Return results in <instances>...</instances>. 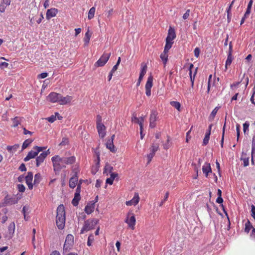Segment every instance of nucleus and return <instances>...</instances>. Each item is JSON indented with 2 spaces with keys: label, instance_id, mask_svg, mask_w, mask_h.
<instances>
[{
  "label": "nucleus",
  "instance_id": "obj_1",
  "mask_svg": "<svg viewBox=\"0 0 255 255\" xmlns=\"http://www.w3.org/2000/svg\"><path fill=\"white\" fill-rule=\"evenodd\" d=\"M51 161L54 171H59L63 168H66L67 165H71L76 162L74 156L69 157H60L56 155L51 158Z\"/></svg>",
  "mask_w": 255,
  "mask_h": 255
},
{
  "label": "nucleus",
  "instance_id": "obj_2",
  "mask_svg": "<svg viewBox=\"0 0 255 255\" xmlns=\"http://www.w3.org/2000/svg\"><path fill=\"white\" fill-rule=\"evenodd\" d=\"M56 223L59 229H63L65 227V212L63 205H60L57 207Z\"/></svg>",
  "mask_w": 255,
  "mask_h": 255
},
{
  "label": "nucleus",
  "instance_id": "obj_3",
  "mask_svg": "<svg viewBox=\"0 0 255 255\" xmlns=\"http://www.w3.org/2000/svg\"><path fill=\"white\" fill-rule=\"evenodd\" d=\"M98 220L96 219H89L85 221L84 225L82 228L80 234H83L85 232H88L95 228L98 223Z\"/></svg>",
  "mask_w": 255,
  "mask_h": 255
},
{
  "label": "nucleus",
  "instance_id": "obj_4",
  "mask_svg": "<svg viewBox=\"0 0 255 255\" xmlns=\"http://www.w3.org/2000/svg\"><path fill=\"white\" fill-rule=\"evenodd\" d=\"M72 170L74 172V175L71 177L69 181V186L71 188H74L76 185L78 186V177L77 173L79 172L78 166L76 165L74 167L73 166Z\"/></svg>",
  "mask_w": 255,
  "mask_h": 255
},
{
  "label": "nucleus",
  "instance_id": "obj_5",
  "mask_svg": "<svg viewBox=\"0 0 255 255\" xmlns=\"http://www.w3.org/2000/svg\"><path fill=\"white\" fill-rule=\"evenodd\" d=\"M46 149V147H40L38 146H35L33 147L32 150L30 151L27 156L24 158V161H27L30 159L34 158L38 154L43 151V150Z\"/></svg>",
  "mask_w": 255,
  "mask_h": 255
},
{
  "label": "nucleus",
  "instance_id": "obj_6",
  "mask_svg": "<svg viewBox=\"0 0 255 255\" xmlns=\"http://www.w3.org/2000/svg\"><path fill=\"white\" fill-rule=\"evenodd\" d=\"M125 222L128 224L129 229L133 230L135 229L136 219L134 214L131 212H128L127 214Z\"/></svg>",
  "mask_w": 255,
  "mask_h": 255
},
{
  "label": "nucleus",
  "instance_id": "obj_7",
  "mask_svg": "<svg viewBox=\"0 0 255 255\" xmlns=\"http://www.w3.org/2000/svg\"><path fill=\"white\" fill-rule=\"evenodd\" d=\"M175 37L176 34L175 30L171 27H170L168 30L167 36L166 38V44L165 46H167V48H171L173 43V40L175 38Z\"/></svg>",
  "mask_w": 255,
  "mask_h": 255
},
{
  "label": "nucleus",
  "instance_id": "obj_8",
  "mask_svg": "<svg viewBox=\"0 0 255 255\" xmlns=\"http://www.w3.org/2000/svg\"><path fill=\"white\" fill-rule=\"evenodd\" d=\"M74 236L71 234H68L66 236L63 246L64 251L68 252L73 247L74 245Z\"/></svg>",
  "mask_w": 255,
  "mask_h": 255
},
{
  "label": "nucleus",
  "instance_id": "obj_9",
  "mask_svg": "<svg viewBox=\"0 0 255 255\" xmlns=\"http://www.w3.org/2000/svg\"><path fill=\"white\" fill-rule=\"evenodd\" d=\"M110 56V53H104L100 59L95 63V66L102 67L104 66L109 60Z\"/></svg>",
  "mask_w": 255,
  "mask_h": 255
},
{
  "label": "nucleus",
  "instance_id": "obj_10",
  "mask_svg": "<svg viewBox=\"0 0 255 255\" xmlns=\"http://www.w3.org/2000/svg\"><path fill=\"white\" fill-rule=\"evenodd\" d=\"M81 191V183L78 184L76 190V192L74 194V197L72 200V203L73 206H77L78 205L79 201L81 199L80 196Z\"/></svg>",
  "mask_w": 255,
  "mask_h": 255
},
{
  "label": "nucleus",
  "instance_id": "obj_11",
  "mask_svg": "<svg viewBox=\"0 0 255 255\" xmlns=\"http://www.w3.org/2000/svg\"><path fill=\"white\" fill-rule=\"evenodd\" d=\"M50 153L49 149H48L46 151H44L40 154L39 156H38L36 158V165L37 167L39 166V165L43 162L45 158L47 157L48 155Z\"/></svg>",
  "mask_w": 255,
  "mask_h": 255
},
{
  "label": "nucleus",
  "instance_id": "obj_12",
  "mask_svg": "<svg viewBox=\"0 0 255 255\" xmlns=\"http://www.w3.org/2000/svg\"><path fill=\"white\" fill-rule=\"evenodd\" d=\"M158 113L155 110H152L149 118V127L151 128H154L156 126V121L158 118Z\"/></svg>",
  "mask_w": 255,
  "mask_h": 255
},
{
  "label": "nucleus",
  "instance_id": "obj_13",
  "mask_svg": "<svg viewBox=\"0 0 255 255\" xmlns=\"http://www.w3.org/2000/svg\"><path fill=\"white\" fill-rule=\"evenodd\" d=\"M60 97V94L56 92H51L47 97V101L51 103H58Z\"/></svg>",
  "mask_w": 255,
  "mask_h": 255
},
{
  "label": "nucleus",
  "instance_id": "obj_14",
  "mask_svg": "<svg viewBox=\"0 0 255 255\" xmlns=\"http://www.w3.org/2000/svg\"><path fill=\"white\" fill-rule=\"evenodd\" d=\"M232 52H233V46L232 42L229 43V50L228 54L227 59L226 61L225 64V70H227L228 69V66L230 65L233 61V56H232Z\"/></svg>",
  "mask_w": 255,
  "mask_h": 255
},
{
  "label": "nucleus",
  "instance_id": "obj_15",
  "mask_svg": "<svg viewBox=\"0 0 255 255\" xmlns=\"http://www.w3.org/2000/svg\"><path fill=\"white\" fill-rule=\"evenodd\" d=\"M73 99V97L69 95H67L65 97H63L60 94V97L59 99V104L61 105H64L70 104Z\"/></svg>",
  "mask_w": 255,
  "mask_h": 255
},
{
  "label": "nucleus",
  "instance_id": "obj_16",
  "mask_svg": "<svg viewBox=\"0 0 255 255\" xmlns=\"http://www.w3.org/2000/svg\"><path fill=\"white\" fill-rule=\"evenodd\" d=\"M171 48L168 47L167 46L164 47V49L163 52L160 54V58L161 60L163 61V63L165 66L167 61H168V51Z\"/></svg>",
  "mask_w": 255,
  "mask_h": 255
},
{
  "label": "nucleus",
  "instance_id": "obj_17",
  "mask_svg": "<svg viewBox=\"0 0 255 255\" xmlns=\"http://www.w3.org/2000/svg\"><path fill=\"white\" fill-rule=\"evenodd\" d=\"M26 183L28 186L29 189L31 190L33 188V184L32 181L33 180V174L31 172H28L27 175L25 177Z\"/></svg>",
  "mask_w": 255,
  "mask_h": 255
},
{
  "label": "nucleus",
  "instance_id": "obj_18",
  "mask_svg": "<svg viewBox=\"0 0 255 255\" xmlns=\"http://www.w3.org/2000/svg\"><path fill=\"white\" fill-rule=\"evenodd\" d=\"M139 201V197L137 193H135L132 199L129 201H126V204L127 206H135Z\"/></svg>",
  "mask_w": 255,
  "mask_h": 255
},
{
  "label": "nucleus",
  "instance_id": "obj_19",
  "mask_svg": "<svg viewBox=\"0 0 255 255\" xmlns=\"http://www.w3.org/2000/svg\"><path fill=\"white\" fill-rule=\"evenodd\" d=\"M58 12V10L55 8H51L50 9H48L47 10L46 13V18L47 19L49 20L52 17L55 16L57 13Z\"/></svg>",
  "mask_w": 255,
  "mask_h": 255
},
{
  "label": "nucleus",
  "instance_id": "obj_20",
  "mask_svg": "<svg viewBox=\"0 0 255 255\" xmlns=\"http://www.w3.org/2000/svg\"><path fill=\"white\" fill-rule=\"evenodd\" d=\"M97 129L99 136L101 138H103L105 136L106 134L105 126L103 124L100 125H97Z\"/></svg>",
  "mask_w": 255,
  "mask_h": 255
},
{
  "label": "nucleus",
  "instance_id": "obj_21",
  "mask_svg": "<svg viewBox=\"0 0 255 255\" xmlns=\"http://www.w3.org/2000/svg\"><path fill=\"white\" fill-rule=\"evenodd\" d=\"M202 170L205 176L207 177L209 173H212L210 163L206 162L202 166Z\"/></svg>",
  "mask_w": 255,
  "mask_h": 255
},
{
  "label": "nucleus",
  "instance_id": "obj_22",
  "mask_svg": "<svg viewBox=\"0 0 255 255\" xmlns=\"http://www.w3.org/2000/svg\"><path fill=\"white\" fill-rule=\"evenodd\" d=\"M11 0H2L0 4V12L3 13L10 4Z\"/></svg>",
  "mask_w": 255,
  "mask_h": 255
},
{
  "label": "nucleus",
  "instance_id": "obj_23",
  "mask_svg": "<svg viewBox=\"0 0 255 255\" xmlns=\"http://www.w3.org/2000/svg\"><path fill=\"white\" fill-rule=\"evenodd\" d=\"M95 208V202L88 203L85 208V211L87 214L92 213Z\"/></svg>",
  "mask_w": 255,
  "mask_h": 255
},
{
  "label": "nucleus",
  "instance_id": "obj_24",
  "mask_svg": "<svg viewBox=\"0 0 255 255\" xmlns=\"http://www.w3.org/2000/svg\"><path fill=\"white\" fill-rule=\"evenodd\" d=\"M113 167L109 163H107L104 168V174H106L107 176L111 173H114L113 172Z\"/></svg>",
  "mask_w": 255,
  "mask_h": 255
},
{
  "label": "nucleus",
  "instance_id": "obj_25",
  "mask_svg": "<svg viewBox=\"0 0 255 255\" xmlns=\"http://www.w3.org/2000/svg\"><path fill=\"white\" fill-rule=\"evenodd\" d=\"M106 147L112 152H115L116 151V149L114 145L113 141H112V140H107L106 142Z\"/></svg>",
  "mask_w": 255,
  "mask_h": 255
},
{
  "label": "nucleus",
  "instance_id": "obj_26",
  "mask_svg": "<svg viewBox=\"0 0 255 255\" xmlns=\"http://www.w3.org/2000/svg\"><path fill=\"white\" fill-rule=\"evenodd\" d=\"M22 121V118L19 117H15L13 119H12V125L13 127H16L19 125H20Z\"/></svg>",
  "mask_w": 255,
  "mask_h": 255
},
{
  "label": "nucleus",
  "instance_id": "obj_27",
  "mask_svg": "<svg viewBox=\"0 0 255 255\" xmlns=\"http://www.w3.org/2000/svg\"><path fill=\"white\" fill-rule=\"evenodd\" d=\"M110 177L106 179V183L110 185H112L115 178L118 177V174L117 173H111L109 174Z\"/></svg>",
  "mask_w": 255,
  "mask_h": 255
},
{
  "label": "nucleus",
  "instance_id": "obj_28",
  "mask_svg": "<svg viewBox=\"0 0 255 255\" xmlns=\"http://www.w3.org/2000/svg\"><path fill=\"white\" fill-rule=\"evenodd\" d=\"M193 66H193V64H192V63L189 64V75H190V77L191 82H194L195 77L196 74V72H197V68H196L194 75H192V69L193 68Z\"/></svg>",
  "mask_w": 255,
  "mask_h": 255
},
{
  "label": "nucleus",
  "instance_id": "obj_29",
  "mask_svg": "<svg viewBox=\"0 0 255 255\" xmlns=\"http://www.w3.org/2000/svg\"><path fill=\"white\" fill-rule=\"evenodd\" d=\"M100 154H97V162L96 163V165L92 167V172L93 174H95L99 170V164H100Z\"/></svg>",
  "mask_w": 255,
  "mask_h": 255
},
{
  "label": "nucleus",
  "instance_id": "obj_30",
  "mask_svg": "<svg viewBox=\"0 0 255 255\" xmlns=\"http://www.w3.org/2000/svg\"><path fill=\"white\" fill-rule=\"evenodd\" d=\"M91 37V33H90L89 29H88L85 33V37L84 38V46H87L88 45Z\"/></svg>",
  "mask_w": 255,
  "mask_h": 255
},
{
  "label": "nucleus",
  "instance_id": "obj_31",
  "mask_svg": "<svg viewBox=\"0 0 255 255\" xmlns=\"http://www.w3.org/2000/svg\"><path fill=\"white\" fill-rule=\"evenodd\" d=\"M220 108V107H216L214 108V109L211 112L210 115L209 117V120L210 121H213L216 115L217 114V113L218 111L219 110Z\"/></svg>",
  "mask_w": 255,
  "mask_h": 255
},
{
  "label": "nucleus",
  "instance_id": "obj_32",
  "mask_svg": "<svg viewBox=\"0 0 255 255\" xmlns=\"http://www.w3.org/2000/svg\"><path fill=\"white\" fill-rule=\"evenodd\" d=\"M147 67L146 64L142 63L141 64V70L139 74V76L143 78L144 76L146 73Z\"/></svg>",
  "mask_w": 255,
  "mask_h": 255
},
{
  "label": "nucleus",
  "instance_id": "obj_33",
  "mask_svg": "<svg viewBox=\"0 0 255 255\" xmlns=\"http://www.w3.org/2000/svg\"><path fill=\"white\" fill-rule=\"evenodd\" d=\"M152 77L151 76L148 77L147 81L146 83L145 88L148 89H151L152 87Z\"/></svg>",
  "mask_w": 255,
  "mask_h": 255
},
{
  "label": "nucleus",
  "instance_id": "obj_34",
  "mask_svg": "<svg viewBox=\"0 0 255 255\" xmlns=\"http://www.w3.org/2000/svg\"><path fill=\"white\" fill-rule=\"evenodd\" d=\"M170 104L172 107L177 109L178 111H181V104L179 102L177 101H171Z\"/></svg>",
  "mask_w": 255,
  "mask_h": 255
},
{
  "label": "nucleus",
  "instance_id": "obj_35",
  "mask_svg": "<svg viewBox=\"0 0 255 255\" xmlns=\"http://www.w3.org/2000/svg\"><path fill=\"white\" fill-rule=\"evenodd\" d=\"M210 131H207V132L206 133L205 136L203 139V144L204 145H206L208 143L209 140L210 139Z\"/></svg>",
  "mask_w": 255,
  "mask_h": 255
},
{
  "label": "nucleus",
  "instance_id": "obj_36",
  "mask_svg": "<svg viewBox=\"0 0 255 255\" xmlns=\"http://www.w3.org/2000/svg\"><path fill=\"white\" fill-rule=\"evenodd\" d=\"M95 12V8L94 7H91L88 12V18L89 19H91L94 17Z\"/></svg>",
  "mask_w": 255,
  "mask_h": 255
},
{
  "label": "nucleus",
  "instance_id": "obj_37",
  "mask_svg": "<svg viewBox=\"0 0 255 255\" xmlns=\"http://www.w3.org/2000/svg\"><path fill=\"white\" fill-rule=\"evenodd\" d=\"M159 147L158 143H153L150 147V151L155 153V152L159 149Z\"/></svg>",
  "mask_w": 255,
  "mask_h": 255
},
{
  "label": "nucleus",
  "instance_id": "obj_38",
  "mask_svg": "<svg viewBox=\"0 0 255 255\" xmlns=\"http://www.w3.org/2000/svg\"><path fill=\"white\" fill-rule=\"evenodd\" d=\"M33 141V140L31 139H26L23 143L22 145V149H24L27 147L28 145H29Z\"/></svg>",
  "mask_w": 255,
  "mask_h": 255
},
{
  "label": "nucleus",
  "instance_id": "obj_39",
  "mask_svg": "<svg viewBox=\"0 0 255 255\" xmlns=\"http://www.w3.org/2000/svg\"><path fill=\"white\" fill-rule=\"evenodd\" d=\"M253 228V226H252V224L251 223V222H250V221H248L246 223H245V231L247 233H249L250 231L251 230V229Z\"/></svg>",
  "mask_w": 255,
  "mask_h": 255
},
{
  "label": "nucleus",
  "instance_id": "obj_40",
  "mask_svg": "<svg viewBox=\"0 0 255 255\" xmlns=\"http://www.w3.org/2000/svg\"><path fill=\"white\" fill-rule=\"evenodd\" d=\"M8 232L9 234H13L15 230V224L14 222H11L8 226Z\"/></svg>",
  "mask_w": 255,
  "mask_h": 255
},
{
  "label": "nucleus",
  "instance_id": "obj_41",
  "mask_svg": "<svg viewBox=\"0 0 255 255\" xmlns=\"http://www.w3.org/2000/svg\"><path fill=\"white\" fill-rule=\"evenodd\" d=\"M41 180V176L39 173L36 174L34 176V180L33 182L34 185H37Z\"/></svg>",
  "mask_w": 255,
  "mask_h": 255
},
{
  "label": "nucleus",
  "instance_id": "obj_42",
  "mask_svg": "<svg viewBox=\"0 0 255 255\" xmlns=\"http://www.w3.org/2000/svg\"><path fill=\"white\" fill-rule=\"evenodd\" d=\"M255 152V135L252 138V155ZM252 162L254 163L253 158L252 157Z\"/></svg>",
  "mask_w": 255,
  "mask_h": 255
},
{
  "label": "nucleus",
  "instance_id": "obj_43",
  "mask_svg": "<svg viewBox=\"0 0 255 255\" xmlns=\"http://www.w3.org/2000/svg\"><path fill=\"white\" fill-rule=\"evenodd\" d=\"M17 199L15 200V199H13V198H9V199L6 198V201H5L6 204L12 205V204H16V203H17Z\"/></svg>",
  "mask_w": 255,
  "mask_h": 255
},
{
  "label": "nucleus",
  "instance_id": "obj_44",
  "mask_svg": "<svg viewBox=\"0 0 255 255\" xmlns=\"http://www.w3.org/2000/svg\"><path fill=\"white\" fill-rule=\"evenodd\" d=\"M94 240V237L93 234H91L89 236L88 238V241H87V245L88 246H91L92 245V243Z\"/></svg>",
  "mask_w": 255,
  "mask_h": 255
},
{
  "label": "nucleus",
  "instance_id": "obj_45",
  "mask_svg": "<svg viewBox=\"0 0 255 255\" xmlns=\"http://www.w3.org/2000/svg\"><path fill=\"white\" fill-rule=\"evenodd\" d=\"M225 127H226V122L225 123L223 128L222 137V139L221 141V146L222 147H223L225 131Z\"/></svg>",
  "mask_w": 255,
  "mask_h": 255
},
{
  "label": "nucleus",
  "instance_id": "obj_46",
  "mask_svg": "<svg viewBox=\"0 0 255 255\" xmlns=\"http://www.w3.org/2000/svg\"><path fill=\"white\" fill-rule=\"evenodd\" d=\"M170 137H167V142L165 144H163V148L167 150L168 149L170 146Z\"/></svg>",
  "mask_w": 255,
  "mask_h": 255
},
{
  "label": "nucleus",
  "instance_id": "obj_47",
  "mask_svg": "<svg viewBox=\"0 0 255 255\" xmlns=\"http://www.w3.org/2000/svg\"><path fill=\"white\" fill-rule=\"evenodd\" d=\"M155 155V153H153L152 152H150V153H149L147 155V159H148V162H147V163H149L152 158L153 157V156H154Z\"/></svg>",
  "mask_w": 255,
  "mask_h": 255
},
{
  "label": "nucleus",
  "instance_id": "obj_48",
  "mask_svg": "<svg viewBox=\"0 0 255 255\" xmlns=\"http://www.w3.org/2000/svg\"><path fill=\"white\" fill-rule=\"evenodd\" d=\"M131 121L135 123L138 124L139 125V119L137 118L135 114H133L131 118Z\"/></svg>",
  "mask_w": 255,
  "mask_h": 255
},
{
  "label": "nucleus",
  "instance_id": "obj_49",
  "mask_svg": "<svg viewBox=\"0 0 255 255\" xmlns=\"http://www.w3.org/2000/svg\"><path fill=\"white\" fill-rule=\"evenodd\" d=\"M169 193L168 192L166 193L164 199H163V200H162L161 201V202L159 204V206H162L163 205V204L164 203L165 201H166L168 199V197H169Z\"/></svg>",
  "mask_w": 255,
  "mask_h": 255
},
{
  "label": "nucleus",
  "instance_id": "obj_50",
  "mask_svg": "<svg viewBox=\"0 0 255 255\" xmlns=\"http://www.w3.org/2000/svg\"><path fill=\"white\" fill-rule=\"evenodd\" d=\"M250 124L248 122H246L243 124V130L244 132L245 133L247 130H249V127Z\"/></svg>",
  "mask_w": 255,
  "mask_h": 255
},
{
  "label": "nucleus",
  "instance_id": "obj_51",
  "mask_svg": "<svg viewBox=\"0 0 255 255\" xmlns=\"http://www.w3.org/2000/svg\"><path fill=\"white\" fill-rule=\"evenodd\" d=\"M46 120H47L49 122L52 123L56 120V115H52L50 117L47 118Z\"/></svg>",
  "mask_w": 255,
  "mask_h": 255
},
{
  "label": "nucleus",
  "instance_id": "obj_52",
  "mask_svg": "<svg viewBox=\"0 0 255 255\" xmlns=\"http://www.w3.org/2000/svg\"><path fill=\"white\" fill-rule=\"evenodd\" d=\"M17 189L20 192H23L25 191V188L23 184H18Z\"/></svg>",
  "mask_w": 255,
  "mask_h": 255
},
{
  "label": "nucleus",
  "instance_id": "obj_53",
  "mask_svg": "<svg viewBox=\"0 0 255 255\" xmlns=\"http://www.w3.org/2000/svg\"><path fill=\"white\" fill-rule=\"evenodd\" d=\"M102 119L101 116L97 115L96 118V124L97 125H103L102 123Z\"/></svg>",
  "mask_w": 255,
  "mask_h": 255
},
{
  "label": "nucleus",
  "instance_id": "obj_54",
  "mask_svg": "<svg viewBox=\"0 0 255 255\" xmlns=\"http://www.w3.org/2000/svg\"><path fill=\"white\" fill-rule=\"evenodd\" d=\"M194 55H195V56L196 58H198V57L199 56L200 53V48H198V47H196V48L194 49Z\"/></svg>",
  "mask_w": 255,
  "mask_h": 255
},
{
  "label": "nucleus",
  "instance_id": "obj_55",
  "mask_svg": "<svg viewBox=\"0 0 255 255\" xmlns=\"http://www.w3.org/2000/svg\"><path fill=\"white\" fill-rule=\"evenodd\" d=\"M190 9H187L186 11V12L183 14V18L185 20L187 19L190 15Z\"/></svg>",
  "mask_w": 255,
  "mask_h": 255
},
{
  "label": "nucleus",
  "instance_id": "obj_56",
  "mask_svg": "<svg viewBox=\"0 0 255 255\" xmlns=\"http://www.w3.org/2000/svg\"><path fill=\"white\" fill-rule=\"evenodd\" d=\"M242 160H243V162H244V166H247L249 165V158H241Z\"/></svg>",
  "mask_w": 255,
  "mask_h": 255
},
{
  "label": "nucleus",
  "instance_id": "obj_57",
  "mask_svg": "<svg viewBox=\"0 0 255 255\" xmlns=\"http://www.w3.org/2000/svg\"><path fill=\"white\" fill-rule=\"evenodd\" d=\"M18 147V145H15L14 146H8L7 147V149L9 151H11L13 149L14 150H16Z\"/></svg>",
  "mask_w": 255,
  "mask_h": 255
},
{
  "label": "nucleus",
  "instance_id": "obj_58",
  "mask_svg": "<svg viewBox=\"0 0 255 255\" xmlns=\"http://www.w3.org/2000/svg\"><path fill=\"white\" fill-rule=\"evenodd\" d=\"M236 130H237V140H238L239 136H240V126L239 124H237Z\"/></svg>",
  "mask_w": 255,
  "mask_h": 255
},
{
  "label": "nucleus",
  "instance_id": "obj_59",
  "mask_svg": "<svg viewBox=\"0 0 255 255\" xmlns=\"http://www.w3.org/2000/svg\"><path fill=\"white\" fill-rule=\"evenodd\" d=\"M48 73L46 72L42 73L38 76V78L40 79H44L47 77Z\"/></svg>",
  "mask_w": 255,
  "mask_h": 255
},
{
  "label": "nucleus",
  "instance_id": "obj_60",
  "mask_svg": "<svg viewBox=\"0 0 255 255\" xmlns=\"http://www.w3.org/2000/svg\"><path fill=\"white\" fill-rule=\"evenodd\" d=\"M8 66V64L5 62H2L0 63V68H6Z\"/></svg>",
  "mask_w": 255,
  "mask_h": 255
},
{
  "label": "nucleus",
  "instance_id": "obj_61",
  "mask_svg": "<svg viewBox=\"0 0 255 255\" xmlns=\"http://www.w3.org/2000/svg\"><path fill=\"white\" fill-rule=\"evenodd\" d=\"M252 216L254 218H255V207L254 205L251 207Z\"/></svg>",
  "mask_w": 255,
  "mask_h": 255
},
{
  "label": "nucleus",
  "instance_id": "obj_62",
  "mask_svg": "<svg viewBox=\"0 0 255 255\" xmlns=\"http://www.w3.org/2000/svg\"><path fill=\"white\" fill-rule=\"evenodd\" d=\"M19 169L20 171H26V167H25V165H24L23 163H22V164L20 165V166H19Z\"/></svg>",
  "mask_w": 255,
  "mask_h": 255
},
{
  "label": "nucleus",
  "instance_id": "obj_63",
  "mask_svg": "<svg viewBox=\"0 0 255 255\" xmlns=\"http://www.w3.org/2000/svg\"><path fill=\"white\" fill-rule=\"evenodd\" d=\"M43 18L44 17H43L42 13H41L40 15V17L36 20L37 23L38 24L40 23L42 21V20L43 19Z\"/></svg>",
  "mask_w": 255,
  "mask_h": 255
},
{
  "label": "nucleus",
  "instance_id": "obj_64",
  "mask_svg": "<svg viewBox=\"0 0 255 255\" xmlns=\"http://www.w3.org/2000/svg\"><path fill=\"white\" fill-rule=\"evenodd\" d=\"M102 183V182L101 180H99V179L97 180L95 186L97 188L100 187Z\"/></svg>",
  "mask_w": 255,
  "mask_h": 255
}]
</instances>
